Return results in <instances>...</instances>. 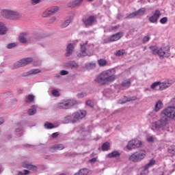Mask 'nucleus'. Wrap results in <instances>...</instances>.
I'll use <instances>...</instances> for the list:
<instances>
[{
    "label": "nucleus",
    "instance_id": "nucleus-12",
    "mask_svg": "<svg viewBox=\"0 0 175 175\" xmlns=\"http://www.w3.org/2000/svg\"><path fill=\"white\" fill-rule=\"evenodd\" d=\"M19 42L21 43H31V36L28 33H21L19 35Z\"/></svg>",
    "mask_w": 175,
    "mask_h": 175
},
{
    "label": "nucleus",
    "instance_id": "nucleus-9",
    "mask_svg": "<svg viewBox=\"0 0 175 175\" xmlns=\"http://www.w3.org/2000/svg\"><path fill=\"white\" fill-rule=\"evenodd\" d=\"M59 10V8L57 5L52 6L46 10L42 14V17H49V16H51L52 14H55Z\"/></svg>",
    "mask_w": 175,
    "mask_h": 175
},
{
    "label": "nucleus",
    "instance_id": "nucleus-11",
    "mask_svg": "<svg viewBox=\"0 0 175 175\" xmlns=\"http://www.w3.org/2000/svg\"><path fill=\"white\" fill-rule=\"evenodd\" d=\"M32 61H33V59L31 57H27L17 62L15 65L16 68H21L23 66H25V65H29Z\"/></svg>",
    "mask_w": 175,
    "mask_h": 175
},
{
    "label": "nucleus",
    "instance_id": "nucleus-8",
    "mask_svg": "<svg viewBox=\"0 0 175 175\" xmlns=\"http://www.w3.org/2000/svg\"><path fill=\"white\" fill-rule=\"evenodd\" d=\"M142 146V142L139 139H132L129 142L126 148L127 150H133L135 148H139Z\"/></svg>",
    "mask_w": 175,
    "mask_h": 175
},
{
    "label": "nucleus",
    "instance_id": "nucleus-26",
    "mask_svg": "<svg viewBox=\"0 0 175 175\" xmlns=\"http://www.w3.org/2000/svg\"><path fill=\"white\" fill-rule=\"evenodd\" d=\"M96 23V16L91 15L88 17V27L94 25Z\"/></svg>",
    "mask_w": 175,
    "mask_h": 175
},
{
    "label": "nucleus",
    "instance_id": "nucleus-55",
    "mask_svg": "<svg viewBox=\"0 0 175 175\" xmlns=\"http://www.w3.org/2000/svg\"><path fill=\"white\" fill-rule=\"evenodd\" d=\"M55 20H57L55 16H53L51 19H49V24H53V23H54V21H55Z\"/></svg>",
    "mask_w": 175,
    "mask_h": 175
},
{
    "label": "nucleus",
    "instance_id": "nucleus-61",
    "mask_svg": "<svg viewBox=\"0 0 175 175\" xmlns=\"http://www.w3.org/2000/svg\"><path fill=\"white\" fill-rule=\"evenodd\" d=\"M117 18H118L119 20L122 18V15L121 14H119L117 15Z\"/></svg>",
    "mask_w": 175,
    "mask_h": 175
},
{
    "label": "nucleus",
    "instance_id": "nucleus-60",
    "mask_svg": "<svg viewBox=\"0 0 175 175\" xmlns=\"http://www.w3.org/2000/svg\"><path fill=\"white\" fill-rule=\"evenodd\" d=\"M3 122H5V120H3V118H0V125H2V124H3Z\"/></svg>",
    "mask_w": 175,
    "mask_h": 175
},
{
    "label": "nucleus",
    "instance_id": "nucleus-4",
    "mask_svg": "<svg viewBox=\"0 0 175 175\" xmlns=\"http://www.w3.org/2000/svg\"><path fill=\"white\" fill-rule=\"evenodd\" d=\"M144 158H146V151L139 150L131 154L129 157V159L131 162H135L136 163L137 162H142Z\"/></svg>",
    "mask_w": 175,
    "mask_h": 175
},
{
    "label": "nucleus",
    "instance_id": "nucleus-25",
    "mask_svg": "<svg viewBox=\"0 0 175 175\" xmlns=\"http://www.w3.org/2000/svg\"><path fill=\"white\" fill-rule=\"evenodd\" d=\"M124 98L125 100L120 101V105H124V103H126V102H132V101L136 100L137 99V97L136 96H133L131 97L124 96Z\"/></svg>",
    "mask_w": 175,
    "mask_h": 175
},
{
    "label": "nucleus",
    "instance_id": "nucleus-64",
    "mask_svg": "<svg viewBox=\"0 0 175 175\" xmlns=\"http://www.w3.org/2000/svg\"><path fill=\"white\" fill-rule=\"evenodd\" d=\"M117 28H118V26H113V27H112V29H117Z\"/></svg>",
    "mask_w": 175,
    "mask_h": 175
},
{
    "label": "nucleus",
    "instance_id": "nucleus-42",
    "mask_svg": "<svg viewBox=\"0 0 175 175\" xmlns=\"http://www.w3.org/2000/svg\"><path fill=\"white\" fill-rule=\"evenodd\" d=\"M33 99H35V96H33V95H32V94H30L27 96L25 101L28 102V103H31V102H33Z\"/></svg>",
    "mask_w": 175,
    "mask_h": 175
},
{
    "label": "nucleus",
    "instance_id": "nucleus-34",
    "mask_svg": "<svg viewBox=\"0 0 175 175\" xmlns=\"http://www.w3.org/2000/svg\"><path fill=\"white\" fill-rule=\"evenodd\" d=\"M44 129H53L55 128V126L53 124V123L46 122L44 124Z\"/></svg>",
    "mask_w": 175,
    "mask_h": 175
},
{
    "label": "nucleus",
    "instance_id": "nucleus-7",
    "mask_svg": "<svg viewBox=\"0 0 175 175\" xmlns=\"http://www.w3.org/2000/svg\"><path fill=\"white\" fill-rule=\"evenodd\" d=\"M161 113L167 117L168 120H175V107H168L161 111Z\"/></svg>",
    "mask_w": 175,
    "mask_h": 175
},
{
    "label": "nucleus",
    "instance_id": "nucleus-1",
    "mask_svg": "<svg viewBox=\"0 0 175 175\" xmlns=\"http://www.w3.org/2000/svg\"><path fill=\"white\" fill-rule=\"evenodd\" d=\"M117 80V76L114 72V70H107L101 72L96 79L94 81L97 83V84H100V85H107L110 83H113V81H116Z\"/></svg>",
    "mask_w": 175,
    "mask_h": 175
},
{
    "label": "nucleus",
    "instance_id": "nucleus-35",
    "mask_svg": "<svg viewBox=\"0 0 175 175\" xmlns=\"http://www.w3.org/2000/svg\"><path fill=\"white\" fill-rule=\"evenodd\" d=\"M29 116H33V114H36V107L33 105L31 109H29L27 111Z\"/></svg>",
    "mask_w": 175,
    "mask_h": 175
},
{
    "label": "nucleus",
    "instance_id": "nucleus-57",
    "mask_svg": "<svg viewBox=\"0 0 175 175\" xmlns=\"http://www.w3.org/2000/svg\"><path fill=\"white\" fill-rule=\"evenodd\" d=\"M97 159H98L96 157H94L92 159L89 160V162L90 163H95V162H96Z\"/></svg>",
    "mask_w": 175,
    "mask_h": 175
},
{
    "label": "nucleus",
    "instance_id": "nucleus-22",
    "mask_svg": "<svg viewBox=\"0 0 175 175\" xmlns=\"http://www.w3.org/2000/svg\"><path fill=\"white\" fill-rule=\"evenodd\" d=\"M163 107V103L161 100H159L154 105V111H155L156 113H158V111H159V110H161V109H162Z\"/></svg>",
    "mask_w": 175,
    "mask_h": 175
},
{
    "label": "nucleus",
    "instance_id": "nucleus-53",
    "mask_svg": "<svg viewBox=\"0 0 175 175\" xmlns=\"http://www.w3.org/2000/svg\"><path fill=\"white\" fill-rule=\"evenodd\" d=\"M29 173V170H24L23 172H19L18 174L19 175H27Z\"/></svg>",
    "mask_w": 175,
    "mask_h": 175
},
{
    "label": "nucleus",
    "instance_id": "nucleus-27",
    "mask_svg": "<svg viewBox=\"0 0 175 175\" xmlns=\"http://www.w3.org/2000/svg\"><path fill=\"white\" fill-rule=\"evenodd\" d=\"M66 66L67 68H71V69L77 68H79V64L75 61H70L66 63Z\"/></svg>",
    "mask_w": 175,
    "mask_h": 175
},
{
    "label": "nucleus",
    "instance_id": "nucleus-46",
    "mask_svg": "<svg viewBox=\"0 0 175 175\" xmlns=\"http://www.w3.org/2000/svg\"><path fill=\"white\" fill-rule=\"evenodd\" d=\"M136 16H137V14H136V12H134L129 14L126 18H134V17H136Z\"/></svg>",
    "mask_w": 175,
    "mask_h": 175
},
{
    "label": "nucleus",
    "instance_id": "nucleus-10",
    "mask_svg": "<svg viewBox=\"0 0 175 175\" xmlns=\"http://www.w3.org/2000/svg\"><path fill=\"white\" fill-rule=\"evenodd\" d=\"M157 55H159V57H170V48L167 46L159 49Z\"/></svg>",
    "mask_w": 175,
    "mask_h": 175
},
{
    "label": "nucleus",
    "instance_id": "nucleus-13",
    "mask_svg": "<svg viewBox=\"0 0 175 175\" xmlns=\"http://www.w3.org/2000/svg\"><path fill=\"white\" fill-rule=\"evenodd\" d=\"M87 49H88V42H85L83 44H81V51L80 53L77 54L78 57H87Z\"/></svg>",
    "mask_w": 175,
    "mask_h": 175
},
{
    "label": "nucleus",
    "instance_id": "nucleus-19",
    "mask_svg": "<svg viewBox=\"0 0 175 175\" xmlns=\"http://www.w3.org/2000/svg\"><path fill=\"white\" fill-rule=\"evenodd\" d=\"M83 2H84V0H72L69 3L68 7L79 8V6H81V5H83Z\"/></svg>",
    "mask_w": 175,
    "mask_h": 175
},
{
    "label": "nucleus",
    "instance_id": "nucleus-48",
    "mask_svg": "<svg viewBox=\"0 0 175 175\" xmlns=\"http://www.w3.org/2000/svg\"><path fill=\"white\" fill-rule=\"evenodd\" d=\"M161 24H166L167 23V17L165 16L160 19Z\"/></svg>",
    "mask_w": 175,
    "mask_h": 175
},
{
    "label": "nucleus",
    "instance_id": "nucleus-5",
    "mask_svg": "<svg viewBox=\"0 0 175 175\" xmlns=\"http://www.w3.org/2000/svg\"><path fill=\"white\" fill-rule=\"evenodd\" d=\"M169 124V118L165 116L161 117L159 120L152 123V127L155 128L156 129H165L167 124Z\"/></svg>",
    "mask_w": 175,
    "mask_h": 175
},
{
    "label": "nucleus",
    "instance_id": "nucleus-43",
    "mask_svg": "<svg viewBox=\"0 0 175 175\" xmlns=\"http://www.w3.org/2000/svg\"><path fill=\"white\" fill-rule=\"evenodd\" d=\"M160 84H161V81L154 82L151 85L150 88H152V90H155L157 87L160 86Z\"/></svg>",
    "mask_w": 175,
    "mask_h": 175
},
{
    "label": "nucleus",
    "instance_id": "nucleus-18",
    "mask_svg": "<svg viewBox=\"0 0 175 175\" xmlns=\"http://www.w3.org/2000/svg\"><path fill=\"white\" fill-rule=\"evenodd\" d=\"M75 50V45L72 43H69L66 46L65 55L66 57H70L73 54Z\"/></svg>",
    "mask_w": 175,
    "mask_h": 175
},
{
    "label": "nucleus",
    "instance_id": "nucleus-52",
    "mask_svg": "<svg viewBox=\"0 0 175 175\" xmlns=\"http://www.w3.org/2000/svg\"><path fill=\"white\" fill-rule=\"evenodd\" d=\"M52 95L53 96H59V92L57 90H53L52 91Z\"/></svg>",
    "mask_w": 175,
    "mask_h": 175
},
{
    "label": "nucleus",
    "instance_id": "nucleus-63",
    "mask_svg": "<svg viewBox=\"0 0 175 175\" xmlns=\"http://www.w3.org/2000/svg\"><path fill=\"white\" fill-rule=\"evenodd\" d=\"M55 77H57V79H59L61 77V75L56 74Z\"/></svg>",
    "mask_w": 175,
    "mask_h": 175
},
{
    "label": "nucleus",
    "instance_id": "nucleus-36",
    "mask_svg": "<svg viewBox=\"0 0 175 175\" xmlns=\"http://www.w3.org/2000/svg\"><path fill=\"white\" fill-rule=\"evenodd\" d=\"M82 25L87 28L88 27V16H85L82 18Z\"/></svg>",
    "mask_w": 175,
    "mask_h": 175
},
{
    "label": "nucleus",
    "instance_id": "nucleus-17",
    "mask_svg": "<svg viewBox=\"0 0 175 175\" xmlns=\"http://www.w3.org/2000/svg\"><path fill=\"white\" fill-rule=\"evenodd\" d=\"M124 36V33L122 31H120L116 33L109 37V42H117V40H120Z\"/></svg>",
    "mask_w": 175,
    "mask_h": 175
},
{
    "label": "nucleus",
    "instance_id": "nucleus-30",
    "mask_svg": "<svg viewBox=\"0 0 175 175\" xmlns=\"http://www.w3.org/2000/svg\"><path fill=\"white\" fill-rule=\"evenodd\" d=\"M8 31L6 26L3 23H0V35H5Z\"/></svg>",
    "mask_w": 175,
    "mask_h": 175
},
{
    "label": "nucleus",
    "instance_id": "nucleus-40",
    "mask_svg": "<svg viewBox=\"0 0 175 175\" xmlns=\"http://www.w3.org/2000/svg\"><path fill=\"white\" fill-rule=\"evenodd\" d=\"M148 117L150 120H157V118H158V116H157V113H155L154 112H150L148 114Z\"/></svg>",
    "mask_w": 175,
    "mask_h": 175
},
{
    "label": "nucleus",
    "instance_id": "nucleus-2",
    "mask_svg": "<svg viewBox=\"0 0 175 175\" xmlns=\"http://www.w3.org/2000/svg\"><path fill=\"white\" fill-rule=\"evenodd\" d=\"M85 116H87V111L79 110L73 113L72 115L65 116L64 118V124H76L83 120Z\"/></svg>",
    "mask_w": 175,
    "mask_h": 175
},
{
    "label": "nucleus",
    "instance_id": "nucleus-62",
    "mask_svg": "<svg viewBox=\"0 0 175 175\" xmlns=\"http://www.w3.org/2000/svg\"><path fill=\"white\" fill-rule=\"evenodd\" d=\"M12 135H10L9 136L7 137V140H10V139H12Z\"/></svg>",
    "mask_w": 175,
    "mask_h": 175
},
{
    "label": "nucleus",
    "instance_id": "nucleus-49",
    "mask_svg": "<svg viewBox=\"0 0 175 175\" xmlns=\"http://www.w3.org/2000/svg\"><path fill=\"white\" fill-rule=\"evenodd\" d=\"M66 75H69V72L68 70H60L61 76H66Z\"/></svg>",
    "mask_w": 175,
    "mask_h": 175
},
{
    "label": "nucleus",
    "instance_id": "nucleus-59",
    "mask_svg": "<svg viewBox=\"0 0 175 175\" xmlns=\"http://www.w3.org/2000/svg\"><path fill=\"white\" fill-rule=\"evenodd\" d=\"M148 142H154V137H150L147 139Z\"/></svg>",
    "mask_w": 175,
    "mask_h": 175
},
{
    "label": "nucleus",
    "instance_id": "nucleus-29",
    "mask_svg": "<svg viewBox=\"0 0 175 175\" xmlns=\"http://www.w3.org/2000/svg\"><path fill=\"white\" fill-rule=\"evenodd\" d=\"M121 155V153L118 151H113L111 153H109L107 154L108 158H118V157H120Z\"/></svg>",
    "mask_w": 175,
    "mask_h": 175
},
{
    "label": "nucleus",
    "instance_id": "nucleus-37",
    "mask_svg": "<svg viewBox=\"0 0 175 175\" xmlns=\"http://www.w3.org/2000/svg\"><path fill=\"white\" fill-rule=\"evenodd\" d=\"M135 13L137 16H143V14L146 13V8H142L141 9H139L138 10L135 11Z\"/></svg>",
    "mask_w": 175,
    "mask_h": 175
},
{
    "label": "nucleus",
    "instance_id": "nucleus-47",
    "mask_svg": "<svg viewBox=\"0 0 175 175\" xmlns=\"http://www.w3.org/2000/svg\"><path fill=\"white\" fill-rule=\"evenodd\" d=\"M77 98H79V99H81V98H84V96H87V93L85 92H81V93H79L77 95Z\"/></svg>",
    "mask_w": 175,
    "mask_h": 175
},
{
    "label": "nucleus",
    "instance_id": "nucleus-32",
    "mask_svg": "<svg viewBox=\"0 0 175 175\" xmlns=\"http://www.w3.org/2000/svg\"><path fill=\"white\" fill-rule=\"evenodd\" d=\"M101 148L103 151H109L110 150V143L107 142L103 144Z\"/></svg>",
    "mask_w": 175,
    "mask_h": 175
},
{
    "label": "nucleus",
    "instance_id": "nucleus-28",
    "mask_svg": "<svg viewBox=\"0 0 175 175\" xmlns=\"http://www.w3.org/2000/svg\"><path fill=\"white\" fill-rule=\"evenodd\" d=\"M72 21H73V17L72 16H70L67 20H66L61 25L62 28H66V27H68V25H69V24H70V23H72Z\"/></svg>",
    "mask_w": 175,
    "mask_h": 175
},
{
    "label": "nucleus",
    "instance_id": "nucleus-14",
    "mask_svg": "<svg viewBox=\"0 0 175 175\" xmlns=\"http://www.w3.org/2000/svg\"><path fill=\"white\" fill-rule=\"evenodd\" d=\"M22 167L32 170L33 172H36V170H38V167H36V165H32V163L27 161L22 163Z\"/></svg>",
    "mask_w": 175,
    "mask_h": 175
},
{
    "label": "nucleus",
    "instance_id": "nucleus-21",
    "mask_svg": "<svg viewBox=\"0 0 175 175\" xmlns=\"http://www.w3.org/2000/svg\"><path fill=\"white\" fill-rule=\"evenodd\" d=\"M64 148H65V146L62 144H55L50 147L51 152H55V151H57V150H64Z\"/></svg>",
    "mask_w": 175,
    "mask_h": 175
},
{
    "label": "nucleus",
    "instance_id": "nucleus-54",
    "mask_svg": "<svg viewBox=\"0 0 175 175\" xmlns=\"http://www.w3.org/2000/svg\"><path fill=\"white\" fill-rule=\"evenodd\" d=\"M13 47H16L15 43H10L7 45V49H13Z\"/></svg>",
    "mask_w": 175,
    "mask_h": 175
},
{
    "label": "nucleus",
    "instance_id": "nucleus-33",
    "mask_svg": "<svg viewBox=\"0 0 175 175\" xmlns=\"http://www.w3.org/2000/svg\"><path fill=\"white\" fill-rule=\"evenodd\" d=\"M98 64L99 66L103 68L104 66H106L107 65V61L105 59H100L98 60Z\"/></svg>",
    "mask_w": 175,
    "mask_h": 175
},
{
    "label": "nucleus",
    "instance_id": "nucleus-45",
    "mask_svg": "<svg viewBox=\"0 0 175 175\" xmlns=\"http://www.w3.org/2000/svg\"><path fill=\"white\" fill-rule=\"evenodd\" d=\"M42 0H31L30 3L32 6H35V5H38V3H40Z\"/></svg>",
    "mask_w": 175,
    "mask_h": 175
},
{
    "label": "nucleus",
    "instance_id": "nucleus-39",
    "mask_svg": "<svg viewBox=\"0 0 175 175\" xmlns=\"http://www.w3.org/2000/svg\"><path fill=\"white\" fill-rule=\"evenodd\" d=\"M37 73H40V70L36 68L32 69L27 72V75H37Z\"/></svg>",
    "mask_w": 175,
    "mask_h": 175
},
{
    "label": "nucleus",
    "instance_id": "nucleus-15",
    "mask_svg": "<svg viewBox=\"0 0 175 175\" xmlns=\"http://www.w3.org/2000/svg\"><path fill=\"white\" fill-rule=\"evenodd\" d=\"M162 13L159 10H156L152 16L149 18V21L152 23H157L158 19L161 17Z\"/></svg>",
    "mask_w": 175,
    "mask_h": 175
},
{
    "label": "nucleus",
    "instance_id": "nucleus-51",
    "mask_svg": "<svg viewBox=\"0 0 175 175\" xmlns=\"http://www.w3.org/2000/svg\"><path fill=\"white\" fill-rule=\"evenodd\" d=\"M150 38L148 36H146L145 37H144V38L142 39V42L143 43H147V42H148L150 40Z\"/></svg>",
    "mask_w": 175,
    "mask_h": 175
},
{
    "label": "nucleus",
    "instance_id": "nucleus-50",
    "mask_svg": "<svg viewBox=\"0 0 175 175\" xmlns=\"http://www.w3.org/2000/svg\"><path fill=\"white\" fill-rule=\"evenodd\" d=\"M88 68L89 69H95V68H96V64L95 63H90Z\"/></svg>",
    "mask_w": 175,
    "mask_h": 175
},
{
    "label": "nucleus",
    "instance_id": "nucleus-56",
    "mask_svg": "<svg viewBox=\"0 0 175 175\" xmlns=\"http://www.w3.org/2000/svg\"><path fill=\"white\" fill-rule=\"evenodd\" d=\"M59 135V133H58V132L53 133L52 134L53 139H55V138L58 137Z\"/></svg>",
    "mask_w": 175,
    "mask_h": 175
},
{
    "label": "nucleus",
    "instance_id": "nucleus-31",
    "mask_svg": "<svg viewBox=\"0 0 175 175\" xmlns=\"http://www.w3.org/2000/svg\"><path fill=\"white\" fill-rule=\"evenodd\" d=\"M75 175H88V169L82 168L79 170L78 172L75 174Z\"/></svg>",
    "mask_w": 175,
    "mask_h": 175
},
{
    "label": "nucleus",
    "instance_id": "nucleus-16",
    "mask_svg": "<svg viewBox=\"0 0 175 175\" xmlns=\"http://www.w3.org/2000/svg\"><path fill=\"white\" fill-rule=\"evenodd\" d=\"M44 36H43V34L37 33L33 34L31 36H30V43H36V42H39L40 39H43Z\"/></svg>",
    "mask_w": 175,
    "mask_h": 175
},
{
    "label": "nucleus",
    "instance_id": "nucleus-58",
    "mask_svg": "<svg viewBox=\"0 0 175 175\" xmlns=\"http://www.w3.org/2000/svg\"><path fill=\"white\" fill-rule=\"evenodd\" d=\"M88 106H90V107H92V108H94V103H92V100H88Z\"/></svg>",
    "mask_w": 175,
    "mask_h": 175
},
{
    "label": "nucleus",
    "instance_id": "nucleus-44",
    "mask_svg": "<svg viewBox=\"0 0 175 175\" xmlns=\"http://www.w3.org/2000/svg\"><path fill=\"white\" fill-rule=\"evenodd\" d=\"M168 152L170 154H174L175 152V146L172 145L168 148Z\"/></svg>",
    "mask_w": 175,
    "mask_h": 175
},
{
    "label": "nucleus",
    "instance_id": "nucleus-41",
    "mask_svg": "<svg viewBox=\"0 0 175 175\" xmlns=\"http://www.w3.org/2000/svg\"><path fill=\"white\" fill-rule=\"evenodd\" d=\"M125 54V51L124 50H118L115 53V55L116 57H121V55H124Z\"/></svg>",
    "mask_w": 175,
    "mask_h": 175
},
{
    "label": "nucleus",
    "instance_id": "nucleus-23",
    "mask_svg": "<svg viewBox=\"0 0 175 175\" xmlns=\"http://www.w3.org/2000/svg\"><path fill=\"white\" fill-rule=\"evenodd\" d=\"M154 165H155V161L151 159L148 164L144 166V172H145V173H148V168L151 167V166H154Z\"/></svg>",
    "mask_w": 175,
    "mask_h": 175
},
{
    "label": "nucleus",
    "instance_id": "nucleus-3",
    "mask_svg": "<svg viewBox=\"0 0 175 175\" xmlns=\"http://www.w3.org/2000/svg\"><path fill=\"white\" fill-rule=\"evenodd\" d=\"M1 14L4 18L8 20H18L21 17V14L18 12L12 10H2Z\"/></svg>",
    "mask_w": 175,
    "mask_h": 175
},
{
    "label": "nucleus",
    "instance_id": "nucleus-24",
    "mask_svg": "<svg viewBox=\"0 0 175 175\" xmlns=\"http://www.w3.org/2000/svg\"><path fill=\"white\" fill-rule=\"evenodd\" d=\"M172 85V83L170 82H160V86L159 90L160 91H163V90H166V88H169Z\"/></svg>",
    "mask_w": 175,
    "mask_h": 175
},
{
    "label": "nucleus",
    "instance_id": "nucleus-38",
    "mask_svg": "<svg viewBox=\"0 0 175 175\" xmlns=\"http://www.w3.org/2000/svg\"><path fill=\"white\" fill-rule=\"evenodd\" d=\"M149 49H150L152 54H154V55H157L158 54V47L155 46H150L149 47Z\"/></svg>",
    "mask_w": 175,
    "mask_h": 175
},
{
    "label": "nucleus",
    "instance_id": "nucleus-6",
    "mask_svg": "<svg viewBox=\"0 0 175 175\" xmlns=\"http://www.w3.org/2000/svg\"><path fill=\"white\" fill-rule=\"evenodd\" d=\"M77 103V100L75 99H70L58 103L57 107L60 109H68L73 107V106H76Z\"/></svg>",
    "mask_w": 175,
    "mask_h": 175
},
{
    "label": "nucleus",
    "instance_id": "nucleus-20",
    "mask_svg": "<svg viewBox=\"0 0 175 175\" xmlns=\"http://www.w3.org/2000/svg\"><path fill=\"white\" fill-rule=\"evenodd\" d=\"M131 85H132V81H131V79H129L124 80L120 83V87H122L124 90L129 88V87H131Z\"/></svg>",
    "mask_w": 175,
    "mask_h": 175
}]
</instances>
